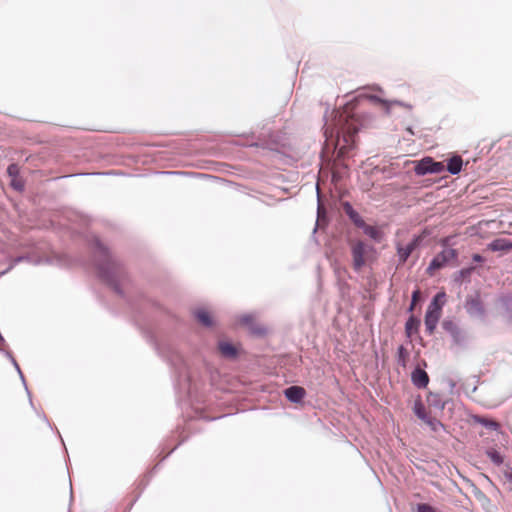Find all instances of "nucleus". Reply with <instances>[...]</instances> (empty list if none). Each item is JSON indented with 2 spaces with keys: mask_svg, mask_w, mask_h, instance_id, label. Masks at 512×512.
Listing matches in <instances>:
<instances>
[{
  "mask_svg": "<svg viewBox=\"0 0 512 512\" xmlns=\"http://www.w3.org/2000/svg\"><path fill=\"white\" fill-rule=\"evenodd\" d=\"M5 356L9 359V361H10L11 363L13 362V360H15L14 356H13V355H12V353H11V352H9V351H6V352H5Z\"/></svg>",
  "mask_w": 512,
  "mask_h": 512,
  "instance_id": "40",
  "label": "nucleus"
},
{
  "mask_svg": "<svg viewBox=\"0 0 512 512\" xmlns=\"http://www.w3.org/2000/svg\"><path fill=\"white\" fill-rule=\"evenodd\" d=\"M463 166V160L461 156L454 155L452 156L447 163V171L452 175H458Z\"/></svg>",
  "mask_w": 512,
  "mask_h": 512,
  "instance_id": "18",
  "label": "nucleus"
},
{
  "mask_svg": "<svg viewBox=\"0 0 512 512\" xmlns=\"http://www.w3.org/2000/svg\"><path fill=\"white\" fill-rule=\"evenodd\" d=\"M414 172L418 176H424L431 172V157H424L416 162Z\"/></svg>",
  "mask_w": 512,
  "mask_h": 512,
  "instance_id": "17",
  "label": "nucleus"
},
{
  "mask_svg": "<svg viewBox=\"0 0 512 512\" xmlns=\"http://www.w3.org/2000/svg\"><path fill=\"white\" fill-rule=\"evenodd\" d=\"M368 99L371 102L383 105L385 107V110L387 113L390 112V109L393 105H398V106L404 107L409 110L412 109V106L410 104L399 101V100L388 101V100H385L377 95H369Z\"/></svg>",
  "mask_w": 512,
  "mask_h": 512,
  "instance_id": "11",
  "label": "nucleus"
},
{
  "mask_svg": "<svg viewBox=\"0 0 512 512\" xmlns=\"http://www.w3.org/2000/svg\"><path fill=\"white\" fill-rule=\"evenodd\" d=\"M37 415L52 429V426L49 422V420L47 419L46 415L43 414V413H37Z\"/></svg>",
  "mask_w": 512,
  "mask_h": 512,
  "instance_id": "37",
  "label": "nucleus"
},
{
  "mask_svg": "<svg viewBox=\"0 0 512 512\" xmlns=\"http://www.w3.org/2000/svg\"><path fill=\"white\" fill-rule=\"evenodd\" d=\"M464 308L471 317L484 318L485 316V309L479 294L468 296Z\"/></svg>",
  "mask_w": 512,
  "mask_h": 512,
  "instance_id": "7",
  "label": "nucleus"
},
{
  "mask_svg": "<svg viewBox=\"0 0 512 512\" xmlns=\"http://www.w3.org/2000/svg\"><path fill=\"white\" fill-rule=\"evenodd\" d=\"M197 321L204 327L210 328L214 325V320L210 313L204 308H198L194 311Z\"/></svg>",
  "mask_w": 512,
  "mask_h": 512,
  "instance_id": "15",
  "label": "nucleus"
},
{
  "mask_svg": "<svg viewBox=\"0 0 512 512\" xmlns=\"http://www.w3.org/2000/svg\"><path fill=\"white\" fill-rule=\"evenodd\" d=\"M335 121L333 127L325 129V148L337 151L338 157H344L353 148L354 137L359 130V121L352 112L351 104L342 110L333 111Z\"/></svg>",
  "mask_w": 512,
  "mask_h": 512,
  "instance_id": "1",
  "label": "nucleus"
},
{
  "mask_svg": "<svg viewBox=\"0 0 512 512\" xmlns=\"http://www.w3.org/2000/svg\"><path fill=\"white\" fill-rule=\"evenodd\" d=\"M503 476L507 482L512 484V468L505 470Z\"/></svg>",
  "mask_w": 512,
  "mask_h": 512,
  "instance_id": "36",
  "label": "nucleus"
},
{
  "mask_svg": "<svg viewBox=\"0 0 512 512\" xmlns=\"http://www.w3.org/2000/svg\"><path fill=\"white\" fill-rule=\"evenodd\" d=\"M427 402L430 407H433L437 410H444L446 401L442 399L441 395L438 393H429L427 397Z\"/></svg>",
  "mask_w": 512,
  "mask_h": 512,
  "instance_id": "19",
  "label": "nucleus"
},
{
  "mask_svg": "<svg viewBox=\"0 0 512 512\" xmlns=\"http://www.w3.org/2000/svg\"><path fill=\"white\" fill-rule=\"evenodd\" d=\"M375 89H377L378 91L382 92V89L379 88V87H376Z\"/></svg>",
  "mask_w": 512,
  "mask_h": 512,
  "instance_id": "44",
  "label": "nucleus"
},
{
  "mask_svg": "<svg viewBox=\"0 0 512 512\" xmlns=\"http://www.w3.org/2000/svg\"><path fill=\"white\" fill-rule=\"evenodd\" d=\"M425 423L431 428L432 431L438 432L440 429H444L443 424L436 418L428 417Z\"/></svg>",
  "mask_w": 512,
  "mask_h": 512,
  "instance_id": "28",
  "label": "nucleus"
},
{
  "mask_svg": "<svg viewBox=\"0 0 512 512\" xmlns=\"http://www.w3.org/2000/svg\"><path fill=\"white\" fill-rule=\"evenodd\" d=\"M219 350L224 357L234 358L237 355V349L229 342H219Z\"/></svg>",
  "mask_w": 512,
  "mask_h": 512,
  "instance_id": "21",
  "label": "nucleus"
},
{
  "mask_svg": "<svg viewBox=\"0 0 512 512\" xmlns=\"http://www.w3.org/2000/svg\"><path fill=\"white\" fill-rule=\"evenodd\" d=\"M375 248L363 241L355 242L351 247L352 265L355 271H360L366 263V257L374 253Z\"/></svg>",
  "mask_w": 512,
  "mask_h": 512,
  "instance_id": "4",
  "label": "nucleus"
},
{
  "mask_svg": "<svg viewBox=\"0 0 512 512\" xmlns=\"http://www.w3.org/2000/svg\"><path fill=\"white\" fill-rule=\"evenodd\" d=\"M474 421L482 426H484L485 428L487 429H490V430H498L500 428V425L498 422L492 420V419H488V418H485V417H482V416H474L473 417Z\"/></svg>",
  "mask_w": 512,
  "mask_h": 512,
  "instance_id": "23",
  "label": "nucleus"
},
{
  "mask_svg": "<svg viewBox=\"0 0 512 512\" xmlns=\"http://www.w3.org/2000/svg\"><path fill=\"white\" fill-rule=\"evenodd\" d=\"M12 365H13V366H14V368L16 369V371H17V373H18V375H19V377H20V379H21V381H22V383H23V385H24V387H25V390H26V392H27V394H28V396H29V402H30L31 406H33L32 398H31L30 392H29V390H28V387H27V384H26V381H25L24 375H23V373H22V371H21V369H20V367H19V365H18L17 361H16V360H13Z\"/></svg>",
  "mask_w": 512,
  "mask_h": 512,
  "instance_id": "26",
  "label": "nucleus"
},
{
  "mask_svg": "<svg viewBox=\"0 0 512 512\" xmlns=\"http://www.w3.org/2000/svg\"><path fill=\"white\" fill-rule=\"evenodd\" d=\"M165 174H180L181 172H177V171H166L164 172Z\"/></svg>",
  "mask_w": 512,
  "mask_h": 512,
  "instance_id": "43",
  "label": "nucleus"
},
{
  "mask_svg": "<svg viewBox=\"0 0 512 512\" xmlns=\"http://www.w3.org/2000/svg\"><path fill=\"white\" fill-rule=\"evenodd\" d=\"M442 326L443 329L450 334L455 343L462 344L465 341V335L463 331L453 321L445 320Z\"/></svg>",
  "mask_w": 512,
  "mask_h": 512,
  "instance_id": "8",
  "label": "nucleus"
},
{
  "mask_svg": "<svg viewBox=\"0 0 512 512\" xmlns=\"http://www.w3.org/2000/svg\"><path fill=\"white\" fill-rule=\"evenodd\" d=\"M342 207L345 214L356 227L360 228L361 226H364L365 221L362 219L360 214L353 208L350 202H343Z\"/></svg>",
  "mask_w": 512,
  "mask_h": 512,
  "instance_id": "12",
  "label": "nucleus"
},
{
  "mask_svg": "<svg viewBox=\"0 0 512 512\" xmlns=\"http://www.w3.org/2000/svg\"><path fill=\"white\" fill-rule=\"evenodd\" d=\"M445 169L442 162H437L431 158V172L430 174H439Z\"/></svg>",
  "mask_w": 512,
  "mask_h": 512,
  "instance_id": "30",
  "label": "nucleus"
},
{
  "mask_svg": "<svg viewBox=\"0 0 512 512\" xmlns=\"http://www.w3.org/2000/svg\"><path fill=\"white\" fill-rule=\"evenodd\" d=\"M408 356V352L403 345H400L397 349V361L400 365H406V358Z\"/></svg>",
  "mask_w": 512,
  "mask_h": 512,
  "instance_id": "29",
  "label": "nucleus"
},
{
  "mask_svg": "<svg viewBox=\"0 0 512 512\" xmlns=\"http://www.w3.org/2000/svg\"><path fill=\"white\" fill-rule=\"evenodd\" d=\"M420 320L415 316H410L405 324V332L408 337H411L414 332L418 331Z\"/></svg>",
  "mask_w": 512,
  "mask_h": 512,
  "instance_id": "22",
  "label": "nucleus"
},
{
  "mask_svg": "<svg viewBox=\"0 0 512 512\" xmlns=\"http://www.w3.org/2000/svg\"><path fill=\"white\" fill-rule=\"evenodd\" d=\"M321 212H322V207H321L320 203H318V219L320 218Z\"/></svg>",
  "mask_w": 512,
  "mask_h": 512,
  "instance_id": "41",
  "label": "nucleus"
},
{
  "mask_svg": "<svg viewBox=\"0 0 512 512\" xmlns=\"http://www.w3.org/2000/svg\"><path fill=\"white\" fill-rule=\"evenodd\" d=\"M94 265L99 278L107 283L118 295L124 296L123 286L128 284V274L121 262L110 254L98 237L91 240Z\"/></svg>",
  "mask_w": 512,
  "mask_h": 512,
  "instance_id": "2",
  "label": "nucleus"
},
{
  "mask_svg": "<svg viewBox=\"0 0 512 512\" xmlns=\"http://www.w3.org/2000/svg\"><path fill=\"white\" fill-rule=\"evenodd\" d=\"M12 365H13V366H14V368L16 369V371H17V373H18V375H19V377H20V379H21V381H22V383H23V385H24V387H25V390H26V392H27V394H28V396H29V402H30L31 406H33L32 398H31L30 392H29V390H28V387H27V384H26V381H25L24 375H23V373H22V371H21V369H20V367H19V365H18L17 361H16V360H13Z\"/></svg>",
  "mask_w": 512,
  "mask_h": 512,
  "instance_id": "27",
  "label": "nucleus"
},
{
  "mask_svg": "<svg viewBox=\"0 0 512 512\" xmlns=\"http://www.w3.org/2000/svg\"><path fill=\"white\" fill-rule=\"evenodd\" d=\"M458 252L453 248H446L442 250L440 253L435 255L431 260L427 273L432 275L435 270H439L445 267L450 261L457 259Z\"/></svg>",
  "mask_w": 512,
  "mask_h": 512,
  "instance_id": "5",
  "label": "nucleus"
},
{
  "mask_svg": "<svg viewBox=\"0 0 512 512\" xmlns=\"http://www.w3.org/2000/svg\"><path fill=\"white\" fill-rule=\"evenodd\" d=\"M488 249L494 252H507L512 249V241L507 238H497L488 244Z\"/></svg>",
  "mask_w": 512,
  "mask_h": 512,
  "instance_id": "13",
  "label": "nucleus"
},
{
  "mask_svg": "<svg viewBox=\"0 0 512 512\" xmlns=\"http://www.w3.org/2000/svg\"><path fill=\"white\" fill-rule=\"evenodd\" d=\"M440 315L441 314L436 313L434 311H426L424 322L426 331L428 332L429 335L433 334L434 330L436 329L440 319Z\"/></svg>",
  "mask_w": 512,
  "mask_h": 512,
  "instance_id": "14",
  "label": "nucleus"
},
{
  "mask_svg": "<svg viewBox=\"0 0 512 512\" xmlns=\"http://www.w3.org/2000/svg\"><path fill=\"white\" fill-rule=\"evenodd\" d=\"M284 395L290 402L297 404L304 399L306 391L301 386L293 385L284 390Z\"/></svg>",
  "mask_w": 512,
  "mask_h": 512,
  "instance_id": "10",
  "label": "nucleus"
},
{
  "mask_svg": "<svg viewBox=\"0 0 512 512\" xmlns=\"http://www.w3.org/2000/svg\"><path fill=\"white\" fill-rule=\"evenodd\" d=\"M411 381L415 387L423 389L426 388L429 383V376L425 370L416 367L411 373Z\"/></svg>",
  "mask_w": 512,
  "mask_h": 512,
  "instance_id": "9",
  "label": "nucleus"
},
{
  "mask_svg": "<svg viewBox=\"0 0 512 512\" xmlns=\"http://www.w3.org/2000/svg\"><path fill=\"white\" fill-rule=\"evenodd\" d=\"M473 261L475 262H483L484 258L480 254H474L472 256Z\"/></svg>",
  "mask_w": 512,
  "mask_h": 512,
  "instance_id": "39",
  "label": "nucleus"
},
{
  "mask_svg": "<svg viewBox=\"0 0 512 512\" xmlns=\"http://www.w3.org/2000/svg\"><path fill=\"white\" fill-rule=\"evenodd\" d=\"M10 185L13 189L16 191H23L24 190V183L21 179L18 178H12Z\"/></svg>",
  "mask_w": 512,
  "mask_h": 512,
  "instance_id": "34",
  "label": "nucleus"
},
{
  "mask_svg": "<svg viewBox=\"0 0 512 512\" xmlns=\"http://www.w3.org/2000/svg\"><path fill=\"white\" fill-rule=\"evenodd\" d=\"M422 237L417 235L405 246L400 243L396 244V251L398 256V266L403 265L411 256L413 251L420 245Z\"/></svg>",
  "mask_w": 512,
  "mask_h": 512,
  "instance_id": "6",
  "label": "nucleus"
},
{
  "mask_svg": "<svg viewBox=\"0 0 512 512\" xmlns=\"http://www.w3.org/2000/svg\"><path fill=\"white\" fill-rule=\"evenodd\" d=\"M446 294L445 292H438L432 298L427 310L434 311L436 313L441 314V310L445 304Z\"/></svg>",
  "mask_w": 512,
  "mask_h": 512,
  "instance_id": "16",
  "label": "nucleus"
},
{
  "mask_svg": "<svg viewBox=\"0 0 512 512\" xmlns=\"http://www.w3.org/2000/svg\"><path fill=\"white\" fill-rule=\"evenodd\" d=\"M486 455L490 458V460L497 466L503 464L502 455L495 449L491 448L486 451Z\"/></svg>",
  "mask_w": 512,
  "mask_h": 512,
  "instance_id": "25",
  "label": "nucleus"
},
{
  "mask_svg": "<svg viewBox=\"0 0 512 512\" xmlns=\"http://www.w3.org/2000/svg\"><path fill=\"white\" fill-rule=\"evenodd\" d=\"M360 229L363 230V232L368 236L370 237L371 239H373L375 242H381L382 238H383V234L382 232L374 227V226H371V225H367L366 223H364V226H361Z\"/></svg>",
  "mask_w": 512,
  "mask_h": 512,
  "instance_id": "20",
  "label": "nucleus"
},
{
  "mask_svg": "<svg viewBox=\"0 0 512 512\" xmlns=\"http://www.w3.org/2000/svg\"><path fill=\"white\" fill-rule=\"evenodd\" d=\"M414 306H415V303L411 302V304H410V306H409L408 311H409V312H412V311H413V309H414Z\"/></svg>",
  "mask_w": 512,
  "mask_h": 512,
  "instance_id": "42",
  "label": "nucleus"
},
{
  "mask_svg": "<svg viewBox=\"0 0 512 512\" xmlns=\"http://www.w3.org/2000/svg\"><path fill=\"white\" fill-rule=\"evenodd\" d=\"M413 411L415 413V415L421 419L422 421H426L427 418L429 417L427 414H426V411H425V407L423 405V403L421 401H416L414 403V407H413Z\"/></svg>",
  "mask_w": 512,
  "mask_h": 512,
  "instance_id": "24",
  "label": "nucleus"
},
{
  "mask_svg": "<svg viewBox=\"0 0 512 512\" xmlns=\"http://www.w3.org/2000/svg\"><path fill=\"white\" fill-rule=\"evenodd\" d=\"M474 271V267L463 268L458 272V276L455 278L456 281H460V279L469 278L471 273Z\"/></svg>",
  "mask_w": 512,
  "mask_h": 512,
  "instance_id": "31",
  "label": "nucleus"
},
{
  "mask_svg": "<svg viewBox=\"0 0 512 512\" xmlns=\"http://www.w3.org/2000/svg\"><path fill=\"white\" fill-rule=\"evenodd\" d=\"M19 167L17 164L12 163L7 167V174L8 176L12 178H18L19 177Z\"/></svg>",
  "mask_w": 512,
  "mask_h": 512,
  "instance_id": "33",
  "label": "nucleus"
},
{
  "mask_svg": "<svg viewBox=\"0 0 512 512\" xmlns=\"http://www.w3.org/2000/svg\"><path fill=\"white\" fill-rule=\"evenodd\" d=\"M239 322L252 328L254 323V316L252 314H243L239 317Z\"/></svg>",
  "mask_w": 512,
  "mask_h": 512,
  "instance_id": "32",
  "label": "nucleus"
},
{
  "mask_svg": "<svg viewBox=\"0 0 512 512\" xmlns=\"http://www.w3.org/2000/svg\"><path fill=\"white\" fill-rule=\"evenodd\" d=\"M161 353L167 358L171 366L174 368L175 373L177 374L179 385L183 388L186 386L189 387L191 376L183 355L175 347L172 346L161 349Z\"/></svg>",
  "mask_w": 512,
  "mask_h": 512,
  "instance_id": "3",
  "label": "nucleus"
},
{
  "mask_svg": "<svg viewBox=\"0 0 512 512\" xmlns=\"http://www.w3.org/2000/svg\"><path fill=\"white\" fill-rule=\"evenodd\" d=\"M420 296V292L419 290H415L413 293H412V302L413 303H416V301L418 300Z\"/></svg>",
  "mask_w": 512,
  "mask_h": 512,
  "instance_id": "38",
  "label": "nucleus"
},
{
  "mask_svg": "<svg viewBox=\"0 0 512 512\" xmlns=\"http://www.w3.org/2000/svg\"><path fill=\"white\" fill-rule=\"evenodd\" d=\"M416 512H436V510L429 504H417Z\"/></svg>",
  "mask_w": 512,
  "mask_h": 512,
  "instance_id": "35",
  "label": "nucleus"
}]
</instances>
